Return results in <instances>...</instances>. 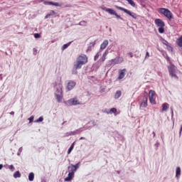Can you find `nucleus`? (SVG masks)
Wrapping results in <instances>:
<instances>
[{"mask_svg":"<svg viewBox=\"0 0 182 182\" xmlns=\"http://www.w3.org/2000/svg\"><path fill=\"white\" fill-rule=\"evenodd\" d=\"M74 147H75V144H73L68 151V154H70V153H72V150H73Z\"/></svg>","mask_w":182,"mask_h":182,"instance_id":"obj_27","label":"nucleus"},{"mask_svg":"<svg viewBox=\"0 0 182 182\" xmlns=\"http://www.w3.org/2000/svg\"><path fill=\"white\" fill-rule=\"evenodd\" d=\"M120 96H122V91L118 90L116 92V93L114 95V99H119V97H120Z\"/></svg>","mask_w":182,"mask_h":182,"instance_id":"obj_22","label":"nucleus"},{"mask_svg":"<svg viewBox=\"0 0 182 182\" xmlns=\"http://www.w3.org/2000/svg\"><path fill=\"white\" fill-rule=\"evenodd\" d=\"M129 55L130 56V58H133V54L132 53H129Z\"/></svg>","mask_w":182,"mask_h":182,"instance_id":"obj_45","label":"nucleus"},{"mask_svg":"<svg viewBox=\"0 0 182 182\" xmlns=\"http://www.w3.org/2000/svg\"><path fill=\"white\" fill-rule=\"evenodd\" d=\"M9 168L10 170H14V168H15V167H14V165H10L9 167Z\"/></svg>","mask_w":182,"mask_h":182,"instance_id":"obj_37","label":"nucleus"},{"mask_svg":"<svg viewBox=\"0 0 182 182\" xmlns=\"http://www.w3.org/2000/svg\"><path fill=\"white\" fill-rule=\"evenodd\" d=\"M87 62V55L85 54H81L77 58V62L75 64H74V68L80 69L82 66H83V65H86Z\"/></svg>","mask_w":182,"mask_h":182,"instance_id":"obj_1","label":"nucleus"},{"mask_svg":"<svg viewBox=\"0 0 182 182\" xmlns=\"http://www.w3.org/2000/svg\"><path fill=\"white\" fill-rule=\"evenodd\" d=\"M34 38H36V39H38L39 38H41V34L35 33L34 34Z\"/></svg>","mask_w":182,"mask_h":182,"instance_id":"obj_32","label":"nucleus"},{"mask_svg":"<svg viewBox=\"0 0 182 182\" xmlns=\"http://www.w3.org/2000/svg\"><path fill=\"white\" fill-rule=\"evenodd\" d=\"M72 43V42H69L66 44H64L63 46V50H65V49H68V48H69V46H70V44Z\"/></svg>","mask_w":182,"mask_h":182,"instance_id":"obj_25","label":"nucleus"},{"mask_svg":"<svg viewBox=\"0 0 182 182\" xmlns=\"http://www.w3.org/2000/svg\"><path fill=\"white\" fill-rule=\"evenodd\" d=\"M76 70H77V69L73 70V75H76L77 73V71Z\"/></svg>","mask_w":182,"mask_h":182,"instance_id":"obj_38","label":"nucleus"},{"mask_svg":"<svg viewBox=\"0 0 182 182\" xmlns=\"http://www.w3.org/2000/svg\"><path fill=\"white\" fill-rule=\"evenodd\" d=\"M86 23H87L86 21H80V22L78 23V25H79L80 26H86Z\"/></svg>","mask_w":182,"mask_h":182,"instance_id":"obj_28","label":"nucleus"},{"mask_svg":"<svg viewBox=\"0 0 182 182\" xmlns=\"http://www.w3.org/2000/svg\"><path fill=\"white\" fill-rule=\"evenodd\" d=\"M166 49L169 51V52H173V47H171V46H166Z\"/></svg>","mask_w":182,"mask_h":182,"instance_id":"obj_29","label":"nucleus"},{"mask_svg":"<svg viewBox=\"0 0 182 182\" xmlns=\"http://www.w3.org/2000/svg\"><path fill=\"white\" fill-rule=\"evenodd\" d=\"M117 63L119 65V63H122V62L124 60L123 57H117L116 58Z\"/></svg>","mask_w":182,"mask_h":182,"instance_id":"obj_21","label":"nucleus"},{"mask_svg":"<svg viewBox=\"0 0 182 182\" xmlns=\"http://www.w3.org/2000/svg\"><path fill=\"white\" fill-rule=\"evenodd\" d=\"M41 2H43L44 5H52L53 6H62V4L58 2L48 1L46 0H41Z\"/></svg>","mask_w":182,"mask_h":182,"instance_id":"obj_10","label":"nucleus"},{"mask_svg":"<svg viewBox=\"0 0 182 182\" xmlns=\"http://www.w3.org/2000/svg\"><path fill=\"white\" fill-rule=\"evenodd\" d=\"M140 107H147V97L143 98V100L140 104Z\"/></svg>","mask_w":182,"mask_h":182,"instance_id":"obj_17","label":"nucleus"},{"mask_svg":"<svg viewBox=\"0 0 182 182\" xmlns=\"http://www.w3.org/2000/svg\"><path fill=\"white\" fill-rule=\"evenodd\" d=\"M166 60L169 62V63H171V61L170 60V57L166 56Z\"/></svg>","mask_w":182,"mask_h":182,"instance_id":"obj_41","label":"nucleus"},{"mask_svg":"<svg viewBox=\"0 0 182 182\" xmlns=\"http://www.w3.org/2000/svg\"><path fill=\"white\" fill-rule=\"evenodd\" d=\"M63 86L62 85V83H58L55 85V95H63Z\"/></svg>","mask_w":182,"mask_h":182,"instance_id":"obj_8","label":"nucleus"},{"mask_svg":"<svg viewBox=\"0 0 182 182\" xmlns=\"http://www.w3.org/2000/svg\"><path fill=\"white\" fill-rule=\"evenodd\" d=\"M129 4V5H131V6H133V7L136 6V3H134L133 0H131Z\"/></svg>","mask_w":182,"mask_h":182,"instance_id":"obj_30","label":"nucleus"},{"mask_svg":"<svg viewBox=\"0 0 182 182\" xmlns=\"http://www.w3.org/2000/svg\"><path fill=\"white\" fill-rule=\"evenodd\" d=\"M36 122H43V117H40Z\"/></svg>","mask_w":182,"mask_h":182,"instance_id":"obj_35","label":"nucleus"},{"mask_svg":"<svg viewBox=\"0 0 182 182\" xmlns=\"http://www.w3.org/2000/svg\"><path fill=\"white\" fill-rule=\"evenodd\" d=\"M29 123H32L33 122V116H31L30 118H28Z\"/></svg>","mask_w":182,"mask_h":182,"instance_id":"obj_36","label":"nucleus"},{"mask_svg":"<svg viewBox=\"0 0 182 182\" xmlns=\"http://www.w3.org/2000/svg\"><path fill=\"white\" fill-rule=\"evenodd\" d=\"M155 25L159 28L158 31L159 33H164V27L166 26V23L164 21L160 18H156L154 21Z\"/></svg>","mask_w":182,"mask_h":182,"instance_id":"obj_3","label":"nucleus"},{"mask_svg":"<svg viewBox=\"0 0 182 182\" xmlns=\"http://www.w3.org/2000/svg\"><path fill=\"white\" fill-rule=\"evenodd\" d=\"M75 134H77V132L73 131V132H68L66 134L67 136H75Z\"/></svg>","mask_w":182,"mask_h":182,"instance_id":"obj_26","label":"nucleus"},{"mask_svg":"<svg viewBox=\"0 0 182 182\" xmlns=\"http://www.w3.org/2000/svg\"><path fill=\"white\" fill-rule=\"evenodd\" d=\"M168 109V104L165 102L162 105V112H166Z\"/></svg>","mask_w":182,"mask_h":182,"instance_id":"obj_20","label":"nucleus"},{"mask_svg":"<svg viewBox=\"0 0 182 182\" xmlns=\"http://www.w3.org/2000/svg\"><path fill=\"white\" fill-rule=\"evenodd\" d=\"M107 45H109V41L105 40L100 45V49L102 50L106 49L107 48Z\"/></svg>","mask_w":182,"mask_h":182,"instance_id":"obj_16","label":"nucleus"},{"mask_svg":"<svg viewBox=\"0 0 182 182\" xmlns=\"http://www.w3.org/2000/svg\"><path fill=\"white\" fill-rule=\"evenodd\" d=\"M154 96H156V92L153 90H150L149 92V102L151 105H156V100H154Z\"/></svg>","mask_w":182,"mask_h":182,"instance_id":"obj_6","label":"nucleus"},{"mask_svg":"<svg viewBox=\"0 0 182 182\" xmlns=\"http://www.w3.org/2000/svg\"><path fill=\"white\" fill-rule=\"evenodd\" d=\"M149 57H150V54L149 53V52H146V58H149Z\"/></svg>","mask_w":182,"mask_h":182,"instance_id":"obj_43","label":"nucleus"},{"mask_svg":"<svg viewBox=\"0 0 182 182\" xmlns=\"http://www.w3.org/2000/svg\"><path fill=\"white\" fill-rule=\"evenodd\" d=\"M69 106H76L77 105H80V102L77 100V97L71 98L67 102Z\"/></svg>","mask_w":182,"mask_h":182,"instance_id":"obj_9","label":"nucleus"},{"mask_svg":"<svg viewBox=\"0 0 182 182\" xmlns=\"http://www.w3.org/2000/svg\"><path fill=\"white\" fill-rule=\"evenodd\" d=\"M3 168H4V165L0 164V170H2Z\"/></svg>","mask_w":182,"mask_h":182,"instance_id":"obj_46","label":"nucleus"},{"mask_svg":"<svg viewBox=\"0 0 182 182\" xmlns=\"http://www.w3.org/2000/svg\"><path fill=\"white\" fill-rule=\"evenodd\" d=\"M65 8H72V5L67 4V5H65Z\"/></svg>","mask_w":182,"mask_h":182,"instance_id":"obj_42","label":"nucleus"},{"mask_svg":"<svg viewBox=\"0 0 182 182\" xmlns=\"http://www.w3.org/2000/svg\"><path fill=\"white\" fill-rule=\"evenodd\" d=\"M85 137H83V136H81L80 138V140H85Z\"/></svg>","mask_w":182,"mask_h":182,"instance_id":"obj_47","label":"nucleus"},{"mask_svg":"<svg viewBox=\"0 0 182 182\" xmlns=\"http://www.w3.org/2000/svg\"><path fill=\"white\" fill-rule=\"evenodd\" d=\"M55 99L58 103H62L63 99V94H55Z\"/></svg>","mask_w":182,"mask_h":182,"instance_id":"obj_15","label":"nucleus"},{"mask_svg":"<svg viewBox=\"0 0 182 182\" xmlns=\"http://www.w3.org/2000/svg\"><path fill=\"white\" fill-rule=\"evenodd\" d=\"M33 178H35V174L31 172L28 175V180L29 181H33Z\"/></svg>","mask_w":182,"mask_h":182,"instance_id":"obj_23","label":"nucleus"},{"mask_svg":"<svg viewBox=\"0 0 182 182\" xmlns=\"http://www.w3.org/2000/svg\"><path fill=\"white\" fill-rule=\"evenodd\" d=\"M154 137H156V133L153 132Z\"/></svg>","mask_w":182,"mask_h":182,"instance_id":"obj_49","label":"nucleus"},{"mask_svg":"<svg viewBox=\"0 0 182 182\" xmlns=\"http://www.w3.org/2000/svg\"><path fill=\"white\" fill-rule=\"evenodd\" d=\"M180 176H181V168H180V166H178L176 170V178H178V177H180Z\"/></svg>","mask_w":182,"mask_h":182,"instance_id":"obj_18","label":"nucleus"},{"mask_svg":"<svg viewBox=\"0 0 182 182\" xmlns=\"http://www.w3.org/2000/svg\"><path fill=\"white\" fill-rule=\"evenodd\" d=\"M90 46H95L96 45V42H92L90 43Z\"/></svg>","mask_w":182,"mask_h":182,"instance_id":"obj_40","label":"nucleus"},{"mask_svg":"<svg viewBox=\"0 0 182 182\" xmlns=\"http://www.w3.org/2000/svg\"><path fill=\"white\" fill-rule=\"evenodd\" d=\"M33 51H34V52H36V48H33Z\"/></svg>","mask_w":182,"mask_h":182,"instance_id":"obj_50","label":"nucleus"},{"mask_svg":"<svg viewBox=\"0 0 182 182\" xmlns=\"http://www.w3.org/2000/svg\"><path fill=\"white\" fill-rule=\"evenodd\" d=\"M116 9H119V11H122L125 14H127V15H129V16H132V18H134V19H136V17L134 14H132V12L123 7H120L119 6H115Z\"/></svg>","mask_w":182,"mask_h":182,"instance_id":"obj_7","label":"nucleus"},{"mask_svg":"<svg viewBox=\"0 0 182 182\" xmlns=\"http://www.w3.org/2000/svg\"><path fill=\"white\" fill-rule=\"evenodd\" d=\"M14 178H19L21 177V172H19V171H16L14 174Z\"/></svg>","mask_w":182,"mask_h":182,"instance_id":"obj_24","label":"nucleus"},{"mask_svg":"<svg viewBox=\"0 0 182 182\" xmlns=\"http://www.w3.org/2000/svg\"><path fill=\"white\" fill-rule=\"evenodd\" d=\"M73 177H75V173L74 172H69L68 176L66 177L64 181H72L73 180Z\"/></svg>","mask_w":182,"mask_h":182,"instance_id":"obj_14","label":"nucleus"},{"mask_svg":"<svg viewBox=\"0 0 182 182\" xmlns=\"http://www.w3.org/2000/svg\"><path fill=\"white\" fill-rule=\"evenodd\" d=\"M117 112V109L116 108H112L109 111V113H116Z\"/></svg>","mask_w":182,"mask_h":182,"instance_id":"obj_31","label":"nucleus"},{"mask_svg":"<svg viewBox=\"0 0 182 182\" xmlns=\"http://www.w3.org/2000/svg\"><path fill=\"white\" fill-rule=\"evenodd\" d=\"M99 53H97L94 57V60H97V59H99Z\"/></svg>","mask_w":182,"mask_h":182,"instance_id":"obj_34","label":"nucleus"},{"mask_svg":"<svg viewBox=\"0 0 182 182\" xmlns=\"http://www.w3.org/2000/svg\"><path fill=\"white\" fill-rule=\"evenodd\" d=\"M80 164V162H78L75 165L71 164L70 166L68 167V168H70V173H75V171L79 168Z\"/></svg>","mask_w":182,"mask_h":182,"instance_id":"obj_13","label":"nucleus"},{"mask_svg":"<svg viewBox=\"0 0 182 182\" xmlns=\"http://www.w3.org/2000/svg\"><path fill=\"white\" fill-rule=\"evenodd\" d=\"M168 69L169 75L170 76H171V77H175V79H178V77L177 76V75H176V66L174 65H172L168 67Z\"/></svg>","mask_w":182,"mask_h":182,"instance_id":"obj_4","label":"nucleus"},{"mask_svg":"<svg viewBox=\"0 0 182 182\" xmlns=\"http://www.w3.org/2000/svg\"><path fill=\"white\" fill-rule=\"evenodd\" d=\"M104 11H105V12H108V14H109V15H114V16H116V18H117V19H122V17L117 14V13L113 10L112 9H109V8H103L102 9Z\"/></svg>","mask_w":182,"mask_h":182,"instance_id":"obj_5","label":"nucleus"},{"mask_svg":"<svg viewBox=\"0 0 182 182\" xmlns=\"http://www.w3.org/2000/svg\"><path fill=\"white\" fill-rule=\"evenodd\" d=\"M181 132H182V125L181 126V129L179 131V135L181 136Z\"/></svg>","mask_w":182,"mask_h":182,"instance_id":"obj_44","label":"nucleus"},{"mask_svg":"<svg viewBox=\"0 0 182 182\" xmlns=\"http://www.w3.org/2000/svg\"><path fill=\"white\" fill-rule=\"evenodd\" d=\"M181 51H182V47H181Z\"/></svg>","mask_w":182,"mask_h":182,"instance_id":"obj_51","label":"nucleus"},{"mask_svg":"<svg viewBox=\"0 0 182 182\" xmlns=\"http://www.w3.org/2000/svg\"><path fill=\"white\" fill-rule=\"evenodd\" d=\"M158 12L159 14H161V15H164L167 19H169V21H171L173 19V13L170 11L168 9L166 8H159L158 9Z\"/></svg>","mask_w":182,"mask_h":182,"instance_id":"obj_2","label":"nucleus"},{"mask_svg":"<svg viewBox=\"0 0 182 182\" xmlns=\"http://www.w3.org/2000/svg\"><path fill=\"white\" fill-rule=\"evenodd\" d=\"M10 114H15V112L12 111L11 112H10Z\"/></svg>","mask_w":182,"mask_h":182,"instance_id":"obj_48","label":"nucleus"},{"mask_svg":"<svg viewBox=\"0 0 182 182\" xmlns=\"http://www.w3.org/2000/svg\"><path fill=\"white\" fill-rule=\"evenodd\" d=\"M76 86V82L73 80H69L67 83V90H72L73 87Z\"/></svg>","mask_w":182,"mask_h":182,"instance_id":"obj_12","label":"nucleus"},{"mask_svg":"<svg viewBox=\"0 0 182 182\" xmlns=\"http://www.w3.org/2000/svg\"><path fill=\"white\" fill-rule=\"evenodd\" d=\"M126 73H127V70L126 68L119 70V76L117 77L118 80H122V79H124V76H126Z\"/></svg>","mask_w":182,"mask_h":182,"instance_id":"obj_11","label":"nucleus"},{"mask_svg":"<svg viewBox=\"0 0 182 182\" xmlns=\"http://www.w3.org/2000/svg\"><path fill=\"white\" fill-rule=\"evenodd\" d=\"M164 45H165L166 46H167L168 45V42L167 41H164V42L163 43Z\"/></svg>","mask_w":182,"mask_h":182,"instance_id":"obj_39","label":"nucleus"},{"mask_svg":"<svg viewBox=\"0 0 182 182\" xmlns=\"http://www.w3.org/2000/svg\"><path fill=\"white\" fill-rule=\"evenodd\" d=\"M109 62L110 66H112V65L114 66V65H118L116 58L112 59Z\"/></svg>","mask_w":182,"mask_h":182,"instance_id":"obj_19","label":"nucleus"},{"mask_svg":"<svg viewBox=\"0 0 182 182\" xmlns=\"http://www.w3.org/2000/svg\"><path fill=\"white\" fill-rule=\"evenodd\" d=\"M107 53H105L102 55V62H105V60H106V56H107Z\"/></svg>","mask_w":182,"mask_h":182,"instance_id":"obj_33","label":"nucleus"}]
</instances>
